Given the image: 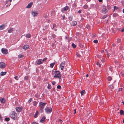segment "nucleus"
I'll use <instances>...</instances> for the list:
<instances>
[{
    "label": "nucleus",
    "mask_w": 124,
    "mask_h": 124,
    "mask_svg": "<svg viewBox=\"0 0 124 124\" xmlns=\"http://www.w3.org/2000/svg\"><path fill=\"white\" fill-rule=\"evenodd\" d=\"M57 88L58 89H60L61 88V86L60 85H58L57 86Z\"/></svg>",
    "instance_id": "603ef678"
},
{
    "label": "nucleus",
    "mask_w": 124,
    "mask_h": 124,
    "mask_svg": "<svg viewBox=\"0 0 124 124\" xmlns=\"http://www.w3.org/2000/svg\"><path fill=\"white\" fill-rule=\"evenodd\" d=\"M68 36H67L65 37V39H68Z\"/></svg>",
    "instance_id": "680f3d73"
},
{
    "label": "nucleus",
    "mask_w": 124,
    "mask_h": 124,
    "mask_svg": "<svg viewBox=\"0 0 124 124\" xmlns=\"http://www.w3.org/2000/svg\"><path fill=\"white\" fill-rule=\"evenodd\" d=\"M47 59V58L46 57H45V58H44L42 60V61H46V60Z\"/></svg>",
    "instance_id": "4d7b16f0"
},
{
    "label": "nucleus",
    "mask_w": 124,
    "mask_h": 124,
    "mask_svg": "<svg viewBox=\"0 0 124 124\" xmlns=\"http://www.w3.org/2000/svg\"><path fill=\"white\" fill-rule=\"evenodd\" d=\"M76 54L77 56L78 57H80V55L77 52H76Z\"/></svg>",
    "instance_id": "a19ab883"
},
{
    "label": "nucleus",
    "mask_w": 124,
    "mask_h": 124,
    "mask_svg": "<svg viewBox=\"0 0 124 124\" xmlns=\"http://www.w3.org/2000/svg\"><path fill=\"white\" fill-rule=\"evenodd\" d=\"M32 99L31 98H30V99L28 101V102L29 103H30L32 101Z\"/></svg>",
    "instance_id": "864d4df0"
},
{
    "label": "nucleus",
    "mask_w": 124,
    "mask_h": 124,
    "mask_svg": "<svg viewBox=\"0 0 124 124\" xmlns=\"http://www.w3.org/2000/svg\"><path fill=\"white\" fill-rule=\"evenodd\" d=\"M113 46H116V44H115L113 43L112 44Z\"/></svg>",
    "instance_id": "338daca9"
},
{
    "label": "nucleus",
    "mask_w": 124,
    "mask_h": 124,
    "mask_svg": "<svg viewBox=\"0 0 124 124\" xmlns=\"http://www.w3.org/2000/svg\"><path fill=\"white\" fill-rule=\"evenodd\" d=\"M26 37L28 38H30L31 37V34H30L28 33L26 34Z\"/></svg>",
    "instance_id": "bb28decb"
},
{
    "label": "nucleus",
    "mask_w": 124,
    "mask_h": 124,
    "mask_svg": "<svg viewBox=\"0 0 124 124\" xmlns=\"http://www.w3.org/2000/svg\"><path fill=\"white\" fill-rule=\"evenodd\" d=\"M13 31V28H10L8 30V32L9 33H10L12 32Z\"/></svg>",
    "instance_id": "6ab92c4d"
},
{
    "label": "nucleus",
    "mask_w": 124,
    "mask_h": 124,
    "mask_svg": "<svg viewBox=\"0 0 124 124\" xmlns=\"http://www.w3.org/2000/svg\"><path fill=\"white\" fill-rule=\"evenodd\" d=\"M107 16V15H104L102 17V19H104Z\"/></svg>",
    "instance_id": "49530a36"
},
{
    "label": "nucleus",
    "mask_w": 124,
    "mask_h": 124,
    "mask_svg": "<svg viewBox=\"0 0 124 124\" xmlns=\"http://www.w3.org/2000/svg\"><path fill=\"white\" fill-rule=\"evenodd\" d=\"M14 78L17 80H18V77L17 76H16L14 77Z\"/></svg>",
    "instance_id": "09e8293b"
},
{
    "label": "nucleus",
    "mask_w": 124,
    "mask_h": 124,
    "mask_svg": "<svg viewBox=\"0 0 124 124\" xmlns=\"http://www.w3.org/2000/svg\"><path fill=\"white\" fill-rule=\"evenodd\" d=\"M56 26L55 24L53 23L52 24V26L51 25V26L52 29H53Z\"/></svg>",
    "instance_id": "412c9836"
},
{
    "label": "nucleus",
    "mask_w": 124,
    "mask_h": 124,
    "mask_svg": "<svg viewBox=\"0 0 124 124\" xmlns=\"http://www.w3.org/2000/svg\"><path fill=\"white\" fill-rule=\"evenodd\" d=\"M88 7V6L86 5H84L83 6V8L84 9H86Z\"/></svg>",
    "instance_id": "79ce46f5"
},
{
    "label": "nucleus",
    "mask_w": 124,
    "mask_h": 124,
    "mask_svg": "<svg viewBox=\"0 0 124 124\" xmlns=\"http://www.w3.org/2000/svg\"><path fill=\"white\" fill-rule=\"evenodd\" d=\"M39 112L38 111H36V113L34 116V117L35 118H36L37 117V115L38 114Z\"/></svg>",
    "instance_id": "aec40b11"
},
{
    "label": "nucleus",
    "mask_w": 124,
    "mask_h": 124,
    "mask_svg": "<svg viewBox=\"0 0 124 124\" xmlns=\"http://www.w3.org/2000/svg\"><path fill=\"white\" fill-rule=\"evenodd\" d=\"M97 65H98L100 67H101V64L99 63V62H97Z\"/></svg>",
    "instance_id": "e433bc0d"
},
{
    "label": "nucleus",
    "mask_w": 124,
    "mask_h": 124,
    "mask_svg": "<svg viewBox=\"0 0 124 124\" xmlns=\"http://www.w3.org/2000/svg\"><path fill=\"white\" fill-rule=\"evenodd\" d=\"M65 61H63L60 64L61 69L62 70H63L64 66L65 65Z\"/></svg>",
    "instance_id": "0eeeda50"
},
{
    "label": "nucleus",
    "mask_w": 124,
    "mask_h": 124,
    "mask_svg": "<svg viewBox=\"0 0 124 124\" xmlns=\"http://www.w3.org/2000/svg\"><path fill=\"white\" fill-rule=\"evenodd\" d=\"M16 110L17 112H20L22 110V108L20 107H16Z\"/></svg>",
    "instance_id": "9b49d317"
},
{
    "label": "nucleus",
    "mask_w": 124,
    "mask_h": 124,
    "mask_svg": "<svg viewBox=\"0 0 124 124\" xmlns=\"http://www.w3.org/2000/svg\"><path fill=\"white\" fill-rule=\"evenodd\" d=\"M119 8L118 7H117L116 6H114V11H115V10H117V9H119Z\"/></svg>",
    "instance_id": "393cba45"
},
{
    "label": "nucleus",
    "mask_w": 124,
    "mask_h": 124,
    "mask_svg": "<svg viewBox=\"0 0 124 124\" xmlns=\"http://www.w3.org/2000/svg\"><path fill=\"white\" fill-rule=\"evenodd\" d=\"M1 52H2L5 54H7L8 53V51L6 49L2 48L1 49Z\"/></svg>",
    "instance_id": "6e6552de"
},
{
    "label": "nucleus",
    "mask_w": 124,
    "mask_h": 124,
    "mask_svg": "<svg viewBox=\"0 0 124 124\" xmlns=\"http://www.w3.org/2000/svg\"><path fill=\"white\" fill-rule=\"evenodd\" d=\"M69 19L70 21H72L73 19V17L72 16H70L69 17Z\"/></svg>",
    "instance_id": "4c0bfd02"
},
{
    "label": "nucleus",
    "mask_w": 124,
    "mask_h": 124,
    "mask_svg": "<svg viewBox=\"0 0 124 124\" xmlns=\"http://www.w3.org/2000/svg\"><path fill=\"white\" fill-rule=\"evenodd\" d=\"M54 77L58 78L59 79L61 78V76L59 71H55V74L54 76Z\"/></svg>",
    "instance_id": "7ed1b4c3"
},
{
    "label": "nucleus",
    "mask_w": 124,
    "mask_h": 124,
    "mask_svg": "<svg viewBox=\"0 0 124 124\" xmlns=\"http://www.w3.org/2000/svg\"><path fill=\"white\" fill-rule=\"evenodd\" d=\"M37 63L38 65H40L42 63V59H40L37 62Z\"/></svg>",
    "instance_id": "f8f14e48"
},
{
    "label": "nucleus",
    "mask_w": 124,
    "mask_h": 124,
    "mask_svg": "<svg viewBox=\"0 0 124 124\" xmlns=\"http://www.w3.org/2000/svg\"><path fill=\"white\" fill-rule=\"evenodd\" d=\"M31 14L33 16L35 17L37 16L38 13L37 11H32Z\"/></svg>",
    "instance_id": "39448f33"
},
{
    "label": "nucleus",
    "mask_w": 124,
    "mask_h": 124,
    "mask_svg": "<svg viewBox=\"0 0 124 124\" xmlns=\"http://www.w3.org/2000/svg\"><path fill=\"white\" fill-rule=\"evenodd\" d=\"M109 87L111 89H113L114 88V86L113 84H112V85H109Z\"/></svg>",
    "instance_id": "c85d7f7f"
},
{
    "label": "nucleus",
    "mask_w": 124,
    "mask_h": 124,
    "mask_svg": "<svg viewBox=\"0 0 124 124\" xmlns=\"http://www.w3.org/2000/svg\"><path fill=\"white\" fill-rule=\"evenodd\" d=\"M55 64V63H51L50 64V67L51 68H53V67L54 66Z\"/></svg>",
    "instance_id": "a878e982"
},
{
    "label": "nucleus",
    "mask_w": 124,
    "mask_h": 124,
    "mask_svg": "<svg viewBox=\"0 0 124 124\" xmlns=\"http://www.w3.org/2000/svg\"><path fill=\"white\" fill-rule=\"evenodd\" d=\"M0 101L1 103H4L5 102V101L4 98H2L0 99Z\"/></svg>",
    "instance_id": "b1692460"
},
{
    "label": "nucleus",
    "mask_w": 124,
    "mask_h": 124,
    "mask_svg": "<svg viewBox=\"0 0 124 124\" xmlns=\"http://www.w3.org/2000/svg\"><path fill=\"white\" fill-rule=\"evenodd\" d=\"M113 70V68L112 67L110 66L109 67V70L110 71H112V70Z\"/></svg>",
    "instance_id": "58836bf2"
},
{
    "label": "nucleus",
    "mask_w": 124,
    "mask_h": 124,
    "mask_svg": "<svg viewBox=\"0 0 124 124\" xmlns=\"http://www.w3.org/2000/svg\"><path fill=\"white\" fill-rule=\"evenodd\" d=\"M123 48V47L122 46H120L119 47V49L120 50H122Z\"/></svg>",
    "instance_id": "e2e57ef3"
},
{
    "label": "nucleus",
    "mask_w": 124,
    "mask_h": 124,
    "mask_svg": "<svg viewBox=\"0 0 124 124\" xmlns=\"http://www.w3.org/2000/svg\"><path fill=\"white\" fill-rule=\"evenodd\" d=\"M5 120L7 121H9L10 120V119L8 117H6L5 118Z\"/></svg>",
    "instance_id": "ea45409f"
},
{
    "label": "nucleus",
    "mask_w": 124,
    "mask_h": 124,
    "mask_svg": "<svg viewBox=\"0 0 124 124\" xmlns=\"http://www.w3.org/2000/svg\"><path fill=\"white\" fill-rule=\"evenodd\" d=\"M33 4V2H30V3L28 4L27 6H26V8H31V7Z\"/></svg>",
    "instance_id": "1a4fd4ad"
},
{
    "label": "nucleus",
    "mask_w": 124,
    "mask_h": 124,
    "mask_svg": "<svg viewBox=\"0 0 124 124\" xmlns=\"http://www.w3.org/2000/svg\"><path fill=\"white\" fill-rule=\"evenodd\" d=\"M9 116L12 119L15 120L16 119L17 117V114L15 112H13L11 113Z\"/></svg>",
    "instance_id": "f03ea898"
},
{
    "label": "nucleus",
    "mask_w": 124,
    "mask_h": 124,
    "mask_svg": "<svg viewBox=\"0 0 124 124\" xmlns=\"http://www.w3.org/2000/svg\"><path fill=\"white\" fill-rule=\"evenodd\" d=\"M69 9V7L68 6H66L64 7L62 9V11H64L65 10H67Z\"/></svg>",
    "instance_id": "a211bd4d"
},
{
    "label": "nucleus",
    "mask_w": 124,
    "mask_h": 124,
    "mask_svg": "<svg viewBox=\"0 0 124 124\" xmlns=\"http://www.w3.org/2000/svg\"><path fill=\"white\" fill-rule=\"evenodd\" d=\"M47 88L48 89H51V86L50 84H48L47 87Z\"/></svg>",
    "instance_id": "2f4dec72"
},
{
    "label": "nucleus",
    "mask_w": 124,
    "mask_h": 124,
    "mask_svg": "<svg viewBox=\"0 0 124 124\" xmlns=\"http://www.w3.org/2000/svg\"><path fill=\"white\" fill-rule=\"evenodd\" d=\"M52 37L53 38H55L56 37V35L54 34H53L52 35Z\"/></svg>",
    "instance_id": "6e6d98bb"
},
{
    "label": "nucleus",
    "mask_w": 124,
    "mask_h": 124,
    "mask_svg": "<svg viewBox=\"0 0 124 124\" xmlns=\"http://www.w3.org/2000/svg\"><path fill=\"white\" fill-rule=\"evenodd\" d=\"M117 43H119L120 42L121 40L120 39H117Z\"/></svg>",
    "instance_id": "c9c22d12"
},
{
    "label": "nucleus",
    "mask_w": 124,
    "mask_h": 124,
    "mask_svg": "<svg viewBox=\"0 0 124 124\" xmlns=\"http://www.w3.org/2000/svg\"><path fill=\"white\" fill-rule=\"evenodd\" d=\"M51 82H52V85H54L56 83L54 81H52Z\"/></svg>",
    "instance_id": "5fc2aeb1"
},
{
    "label": "nucleus",
    "mask_w": 124,
    "mask_h": 124,
    "mask_svg": "<svg viewBox=\"0 0 124 124\" xmlns=\"http://www.w3.org/2000/svg\"><path fill=\"white\" fill-rule=\"evenodd\" d=\"M45 110L46 113L49 114L52 111V109L51 108L46 107L45 108Z\"/></svg>",
    "instance_id": "20e7f679"
},
{
    "label": "nucleus",
    "mask_w": 124,
    "mask_h": 124,
    "mask_svg": "<svg viewBox=\"0 0 124 124\" xmlns=\"http://www.w3.org/2000/svg\"><path fill=\"white\" fill-rule=\"evenodd\" d=\"M112 79V78L111 77H108V81H111Z\"/></svg>",
    "instance_id": "f704fd0d"
},
{
    "label": "nucleus",
    "mask_w": 124,
    "mask_h": 124,
    "mask_svg": "<svg viewBox=\"0 0 124 124\" xmlns=\"http://www.w3.org/2000/svg\"><path fill=\"white\" fill-rule=\"evenodd\" d=\"M28 79V77L27 76L24 77V79L25 80H27Z\"/></svg>",
    "instance_id": "37998d69"
},
{
    "label": "nucleus",
    "mask_w": 124,
    "mask_h": 124,
    "mask_svg": "<svg viewBox=\"0 0 124 124\" xmlns=\"http://www.w3.org/2000/svg\"><path fill=\"white\" fill-rule=\"evenodd\" d=\"M29 47V46L28 45H25L23 46V49L26 50L28 49Z\"/></svg>",
    "instance_id": "4468645a"
},
{
    "label": "nucleus",
    "mask_w": 124,
    "mask_h": 124,
    "mask_svg": "<svg viewBox=\"0 0 124 124\" xmlns=\"http://www.w3.org/2000/svg\"><path fill=\"white\" fill-rule=\"evenodd\" d=\"M5 0L4 1V2H5V4H6L7 3V2H8L9 1V0Z\"/></svg>",
    "instance_id": "a18cd8bd"
},
{
    "label": "nucleus",
    "mask_w": 124,
    "mask_h": 124,
    "mask_svg": "<svg viewBox=\"0 0 124 124\" xmlns=\"http://www.w3.org/2000/svg\"><path fill=\"white\" fill-rule=\"evenodd\" d=\"M3 120V117L1 116V115L0 114V120L2 121Z\"/></svg>",
    "instance_id": "de8ad7c7"
},
{
    "label": "nucleus",
    "mask_w": 124,
    "mask_h": 124,
    "mask_svg": "<svg viewBox=\"0 0 124 124\" xmlns=\"http://www.w3.org/2000/svg\"><path fill=\"white\" fill-rule=\"evenodd\" d=\"M77 24V22L75 21H73L71 25L72 26H74L76 25Z\"/></svg>",
    "instance_id": "ddd939ff"
},
{
    "label": "nucleus",
    "mask_w": 124,
    "mask_h": 124,
    "mask_svg": "<svg viewBox=\"0 0 124 124\" xmlns=\"http://www.w3.org/2000/svg\"><path fill=\"white\" fill-rule=\"evenodd\" d=\"M93 42L94 43H98V41L97 40H94L93 41Z\"/></svg>",
    "instance_id": "3c124183"
},
{
    "label": "nucleus",
    "mask_w": 124,
    "mask_h": 124,
    "mask_svg": "<svg viewBox=\"0 0 124 124\" xmlns=\"http://www.w3.org/2000/svg\"><path fill=\"white\" fill-rule=\"evenodd\" d=\"M105 62V60L104 59H102L101 60V62L102 63H104Z\"/></svg>",
    "instance_id": "c03bdc74"
},
{
    "label": "nucleus",
    "mask_w": 124,
    "mask_h": 124,
    "mask_svg": "<svg viewBox=\"0 0 124 124\" xmlns=\"http://www.w3.org/2000/svg\"><path fill=\"white\" fill-rule=\"evenodd\" d=\"M5 26L3 25H2L0 26V30H2L4 29L5 27Z\"/></svg>",
    "instance_id": "f3484780"
},
{
    "label": "nucleus",
    "mask_w": 124,
    "mask_h": 124,
    "mask_svg": "<svg viewBox=\"0 0 124 124\" xmlns=\"http://www.w3.org/2000/svg\"><path fill=\"white\" fill-rule=\"evenodd\" d=\"M23 56L21 54H19L18 55V57L19 58H20L23 57Z\"/></svg>",
    "instance_id": "72a5a7b5"
},
{
    "label": "nucleus",
    "mask_w": 124,
    "mask_h": 124,
    "mask_svg": "<svg viewBox=\"0 0 124 124\" xmlns=\"http://www.w3.org/2000/svg\"><path fill=\"white\" fill-rule=\"evenodd\" d=\"M85 93V91L84 90H83L80 92L81 94L82 95H83L84 93Z\"/></svg>",
    "instance_id": "7c9ffc66"
},
{
    "label": "nucleus",
    "mask_w": 124,
    "mask_h": 124,
    "mask_svg": "<svg viewBox=\"0 0 124 124\" xmlns=\"http://www.w3.org/2000/svg\"><path fill=\"white\" fill-rule=\"evenodd\" d=\"M46 103H43L41 102H40L39 103V106L40 108V110L41 112H43V110L45 105L46 104Z\"/></svg>",
    "instance_id": "f257e3e1"
},
{
    "label": "nucleus",
    "mask_w": 124,
    "mask_h": 124,
    "mask_svg": "<svg viewBox=\"0 0 124 124\" xmlns=\"http://www.w3.org/2000/svg\"><path fill=\"white\" fill-rule=\"evenodd\" d=\"M121 31L122 32H124V28H123L121 30Z\"/></svg>",
    "instance_id": "13d9d810"
},
{
    "label": "nucleus",
    "mask_w": 124,
    "mask_h": 124,
    "mask_svg": "<svg viewBox=\"0 0 124 124\" xmlns=\"http://www.w3.org/2000/svg\"><path fill=\"white\" fill-rule=\"evenodd\" d=\"M6 73H7L6 72H4L3 71H2L0 72V75L1 76H3L5 75Z\"/></svg>",
    "instance_id": "dca6fc26"
},
{
    "label": "nucleus",
    "mask_w": 124,
    "mask_h": 124,
    "mask_svg": "<svg viewBox=\"0 0 124 124\" xmlns=\"http://www.w3.org/2000/svg\"><path fill=\"white\" fill-rule=\"evenodd\" d=\"M5 67V64L4 62H1L0 63V67L4 68Z\"/></svg>",
    "instance_id": "9d476101"
},
{
    "label": "nucleus",
    "mask_w": 124,
    "mask_h": 124,
    "mask_svg": "<svg viewBox=\"0 0 124 124\" xmlns=\"http://www.w3.org/2000/svg\"><path fill=\"white\" fill-rule=\"evenodd\" d=\"M111 30L112 32L114 33H115L116 32V31L114 30V28H111Z\"/></svg>",
    "instance_id": "c756f323"
},
{
    "label": "nucleus",
    "mask_w": 124,
    "mask_h": 124,
    "mask_svg": "<svg viewBox=\"0 0 124 124\" xmlns=\"http://www.w3.org/2000/svg\"><path fill=\"white\" fill-rule=\"evenodd\" d=\"M37 104V102L36 101H34L33 102V105L34 106L36 105Z\"/></svg>",
    "instance_id": "cd10ccee"
},
{
    "label": "nucleus",
    "mask_w": 124,
    "mask_h": 124,
    "mask_svg": "<svg viewBox=\"0 0 124 124\" xmlns=\"http://www.w3.org/2000/svg\"><path fill=\"white\" fill-rule=\"evenodd\" d=\"M87 28L88 29H89L90 28V27L89 26H87Z\"/></svg>",
    "instance_id": "69168bd1"
},
{
    "label": "nucleus",
    "mask_w": 124,
    "mask_h": 124,
    "mask_svg": "<svg viewBox=\"0 0 124 124\" xmlns=\"http://www.w3.org/2000/svg\"><path fill=\"white\" fill-rule=\"evenodd\" d=\"M122 89V88H120L119 89V90L118 91V92H119L120 91H121Z\"/></svg>",
    "instance_id": "052dcab7"
},
{
    "label": "nucleus",
    "mask_w": 124,
    "mask_h": 124,
    "mask_svg": "<svg viewBox=\"0 0 124 124\" xmlns=\"http://www.w3.org/2000/svg\"><path fill=\"white\" fill-rule=\"evenodd\" d=\"M32 124H39L38 123L35 122H33Z\"/></svg>",
    "instance_id": "bf43d9fd"
},
{
    "label": "nucleus",
    "mask_w": 124,
    "mask_h": 124,
    "mask_svg": "<svg viewBox=\"0 0 124 124\" xmlns=\"http://www.w3.org/2000/svg\"><path fill=\"white\" fill-rule=\"evenodd\" d=\"M124 114V111L122 110H121L120 111V114L121 115H123Z\"/></svg>",
    "instance_id": "4be33fe9"
},
{
    "label": "nucleus",
    "mask_w": 124,
    "mask_h": 124,
    "mask_svg": "<svg viewBox=\"0 0 124 124\" xmlns=\"http://www.w3.org/2000/svg\"><path fill=\"white\" fill-rule=\"evenodd\" d=\"M107 8L108 9H110L111 8V7L110 5H107Z\"/></svg>",
    "instance_id": "8fccbe9b"
},
{
    "label": "nucleus",
    "mask_w": 124,
    "mask_h": 124,
    "mask_svg": "<svg viewBox=\"0 0 124 124\" xmlns=\"http://www.w3.org/2000/svg\"><path fill=\"white\" fill-rule=\"evenodd\" d=\"M107 56L108 57H109V54H108V53H107Z\"/></svg>",
    "instance_id": "0e129e2a"
},
{
    "label": "nucleus",
    "mask_w": 124,
    "mask_h": 124,
    "mask_svg": "<svg viewBox=\"0 0 124 124\" xmlns=\"http://www.w3.org/2000/svg\"><path fill=\"white\" fill-rule=\"evenodd\" d=\"M113 16L114 17H116L118 16V15L116 13H114L113 14Z\"/></svg>",
    "instance_id": "5701e85b"
},
{
    "label": "nucleus",
    "mask_w": 124,
    "mask_h": 124,
    "mask_svg": "<svg viewBox=\"0 0 124 124\" xmlns=\"http://www.w3.org/2000/svg\"><path fill=\"white\" fill-rule=\"evenodd\" d=\"M46 119V117L44 116H43L42 118V119L40 120V122L41 123H43L45 121V120Z\"/></svg>",
    "instance_id": "2eb2a0df"
},
{
    "label": "nucleus",
    "mask_w": 124,
    "mask_h": 124,
    "mask_svg": "<svg viewBox=\"0 0 124 124\" xmlns=\"http://www.w3.org/2000/svg\"><path fill=\"white\" fill-rule=\"evenodd\" d=\"M102 13L105 14L108 12V10L104 6L103 7L102 9Z\"/></svg>",
    "instance_id": "423d86ee"
},
{
    "label": "nucleus",
    "mask_w": 124,
    "mask_h": 124,
    "mask_svg": "<svg viewBox=\"0 0 124 124\" xmlns=\"http://www.w3.org/2000/svg\"><path fill=\"white\" fill-rule=\"evenodd\" d=\"M72 46L73 48H75L76 46L74 43L72 44L71 45Z\"/></svg>",
    "instance_id": "473e14b6"
},
{
    "label": "nucleus",
    "mask_w": 124,
    "mask_h": 124,
    "mask_svg": "<svg viewBox=\"0 0 124 124\" xmlns=\"http://www.w3.org/2000/svg\"><path fill=\"white\" fill-rule=\"evenodd\" d=\"M100 2H101L102 1V0H98Z\"/></svg>",
    "instance_id": "774afa93"
}]
</instances>
